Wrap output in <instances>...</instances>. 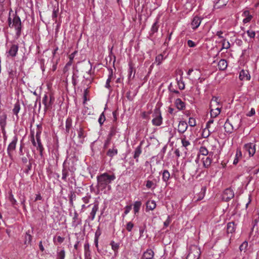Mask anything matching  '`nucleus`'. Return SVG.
Listing matches in <instances>:
<instances>
[{
  "label": "nucleus",
  "instance_id": "052dcab7",
  "mask_svg": "<svg viewBox=\"0 0 259 259\" xmlns=\"http://www.w3.org/2000/svg\"><path fill=\"white\" fill-rule=\"evenodd\" d=\"M77 134H78V138H82L83 137V130L82 128H80L78 131H77Z\"/></svg>",
  "mask_w": 259,
  "mask_h": 259
},
{
  "label": "nucleus",
  "instance_id": "49530a36",
  "mask_svg": "<svg viewBox=\"0 0 259 259\" xmlns=\"http://www.w3.org/2000/svg\"><path fill=\"white\" fill-rule=\"evenodd\" d=\"M177 83L180 90H183L185 89V85L184 82L183 80L182 77H181L180 79L177 80Z\"/></svg>",
  "mask_w": 259,
  "mask_h": 259
},
{
  "label": "nucleus",
  "instance_id": "9d476101",
  "mask_svg": "<svg viewBox=\"0 0 259 259\" xmlns=\"http://www.w3.org/2000/svg\"><path fill=\"white\" fill-rule=\"evenodd\" d=\"M242 16L244 18L242 20L244 24L249 23L253 18L252 14L247 10H244L243 12Z\"/></svg>",
  "mask_w": 259,
  "mask_h": 259
},
{
  "label": "nucleus",
  "instance_id": "6ab92c4d",
  "mask_svg": "<svg viewBox=\"0 0 259 259\" xmlns=\"http://www.w3.org/2000/svg\"><path fill=\"white\" fill-rule=\"evenodd\" d=\"M7 116L5 112L0 111V126H6Z\"/></svg>",
  "mask_w": 259,
  "mask_h": 259
},
{
  "label": "nucleus",
  "instance_id": "7c9ffc66",
  "mask_svg": "<svg viewBox=\"0 0 259 259\" xmlns=\"http://www.w3.org/2000/svg\"><path fill=\"white\" fill-rule=\"evenodd\" d=\"M181 143L182 146L186 149H187V147L190 145V142L187 139L185 135L181 138Z\"/></svg>",
  "mask_w": 259,
  "mask_h": 259
},
{
  "label": "nucleus",
  "instance_id": "393cba45",
  "mask_svg": "<svg viewBox=\"0 0 259 259\" xmlns=\"http://www.w3.org/2000/svg\"><path fill=\"white\" fill-rule=\"evenodd\" d=\"M164 54L165 53L163 52V54H159L156 56L155 59V63H157V65H160L162 63V61L166 58L167 55L164 56Z\"/></svg>",
  "mask_w": 259,
  "mask_h": 259
},
{
  "label": "nucleus",
  "instance_id": "13d9d810",
  "mask_svg": "<svg viewBox=\"0 0 259 259\" xmlns=\"http://www.w3.org/2000/svg\"><path fill=\"white\" fill-rule=\"evenodd\" d=\"M101 234V231L99 227H98L97 231L95 232V238L99 239Z\"/></svg>",
  "mask_w": 259,
  "mask_h": 259
},
{
  "label": "nucleus",
  "instance_id": "f3484780",
  "mask_svg": "<svg viewBox=\"0 0 259 259\" xmlns=\"http://www.w3.org/2000/svg\"><path fill=\"white\" fill-rule=\"evenodd\" d=\"M220 105L219 98L215 96L212 97L210 103V108H215L217 107H220Z\"/></svg>",
  "mask_w": 259,
  "mask_h": 259
},
{
  "label": "nucleus",
  "instance_id": "37998d69",
  "mask_svg": "<svg viewBox=\"0 0 259 259\" xmlns=\"http://www.w3.org/2000/svg\"><path fill=\"white\" fill-rule=\"evenodd\" d=\"M32 236L28 233H26L25 236L24 244L26 245L30 244L32 241Z\"/></svg>",
  "mask_w": 259,
  "mask_h": 259
},
{
  "label": "nucleus",
  "instance_id": "4d7b16f0",
  "mask_svg": "<svg viewBox=\"0 0 259 259\" xmlns=\"http://www.w3.org/2000/svg\"><path fill=\"white\" fill-rule=\"evenodd\" d=\"M124 209L123 217L130 212L132 209V205H127L125 207Z\"/></svg>",
  "mask_w": 259,
  "mask_h": 259
},
{
  "label": "nucleus",
  "instance_id": "2f4dec72",
  "mask_svg": "<svg viewBox=\"0 0 259 259\" xmlns=\"http://www.w3.org/2000/svg\"><path fill=\"white\" fill-rule=\"evenodd\" d=\"M170 178V174L169 171L165 169L162 172V180L164 182H167Z\"/></svg>",
  "mask_w": 259,
  "mask_h": 259
},
{
  "label": "nucleus",
  "instance_id": "ddd939ff",
  "mask_svg": "<svg viewBox=\"0 0 259 259\" xmlns=\"http://www.w3.org/2000/svg\"><path fill=\"white\" fill-rule=\"evenodd\" d=\"M18 51V46L17 45H13L10 47V50L8 51L7 53H8V55L14 57L17 54Z\"/></svg>",
  "mask_w": 259,
  "mask_h": 259
},
{
  "label": "nucleus",
  "instance_id": "c03bdc74",
  "mask_svg": "<svg viewBox=\"0 0 259 259\" xmlns=\"http://www.w3.org/2000/svg\"><path fill=\"white\" fill-rule=\"evenodd\" d=\"M213 132L214 131H211L210 130L203 129L202 133V136L204 138H206L210 136V134Z\"/></svg>",
  "mask_w": 259,
  "mask_h": 259
},
{
  "label": "nucleus",
  "instance_id": "aec40b11",
  "mask_svg": "<svg viewBox=\"0 0 259 259\" xmlns=\"http://www.w3.org/2000/svg\"><path fill=\"white\" fill-rule=\"evenodd\" d=\"M21 106L20 103L19 101H17L14 105V108L12 110L13 113L14 115H15L17 118H18V113L20 110Z\"/></svg>",
  "mask_w": 259,
  "mask_h": 259
},
{
  "label": "nucleus",
  "instance_id": "20e7f679",
  "mask_svg": "<svg viewBox=\"0 0 259 259\" xmlns=\"http://www.w3.org/2000/svg\"><path fill=\"white\" fill-rule=\"evenodd\" d=\"M153 118L152 120V124L155 126H160L162 123V118L161 112L158 108H156L153 115Z\"/></svg>",
  "mask_w": 259,
  "mask_h": 259
},
{
  "label": "nucleus",
  "instance_id": "bf43d9fd",
  "mask_svg": "<svg viewBox=\"0 0 259 259\" xmlns=\"http://www.w3.org/2000/svg\"><path fill=\"white\" fill-rule=\"evenodd\" d=\"M188 46L190 48H194L196 46V44L192 40H188L187 41Z\"/></svg>",
  "mask_w": 259,
  "mask_h": 259
},
{
  "label": "nucleus",
  "instance_id": "4c0bfd02",
  "mask_svg": "<svg viewBox=\"0 0 259 259\" xmlns=\"http://www.w3.org/2000/svg\"><path fill=\"white\" fill-rule=\"evenodd\" d=\"M142 153L141 146H138L135 149L134 152V158H138Z\"/></svg>",
  "mask_w": 259,
  "mask_h": 259
},
{
  "label": "nucleus",
  "instance_id": "603ef678",
  "mask_svg": "<svg viewBox=\"0 0 259 259\" xmlns=\"http://www.w3.org/2000/svg\"><path fill=\"white\" fill-rule=\"evenodd\" d=\"M105 120V117L104 116V113H102L100 115V117L99 118L98 121H99V122L100 125H102Z\"/></svg>",
  "mask_w": 259,
  "mask_h": 259
},
{
  "label": "nucleus",
  "instance_id": "e2e57ef3",
  "mask_svg": "<svg viewBox=\"0 0 259 259\" xmlns=\"http://www.w3.org/2000/svg\"><path fill=\"white\" fill-rule=\"evenodd\" d=\"M255 113V111L254 108H251L250 111H249L247 113H246V115L247 116H252L254 115Z\"/></svg>",
  "mask_w": 259,
  "mask_h": 259
},
{
  "label": "nucleus",
  "instance_id": "864d4df0",
  "mask_svg": "<svg viewBox=\"0 0 259 259\" xmlns=\"http://www.w3.org/2000/svg\"><path fill=\"white\" fill-rule=\"evenodd\" d=\"M248 246V243L246 241L243 242L240 246V250L241 251H245Z\"/></svg>",
  "mask_w": 259,
  "mask_h": 259
},
{
  "label": "nucleus",
  "instance_id": "09e8293b",
  "mask_svg": "<svg viewBox=\"0 0 259 259\" xmlns=\"http://www.w3.org/2000/svg\"><path fill=\"white\" fill-rule=\"evenodd\" d=\"M158 22L156 21L152 26L151 31L152 33H154L158 31Z\"/></svg>",
  "mask_w": 259,
  "mask_h": 259
},
{
  "label": "nucleus",
  "instance_id": "423d86ee",
  "mask_svg": "<svg viewBox=\"0 0 259 259\" xmlns=\"http://www.w3.org/2000/svg\"><path fill=\"white\" fill-rule=\"evenodd\" d=\"M18 141V137L17 136H14L12 141L9 144L7 148V153L11 156V153L16 149V144Z\"/></svg>",
  "mask_w": 259,
  "mask_h": 259
},
{
  "label": "nucleus",
  "instance_id": "6e6552de",
  "mask_svg": "<svg viewBox=\"0 0 259 259\" xmlns=\"http://www.w3.org/2000/svg\"><path fill=\"white\" fill-rule=\"evenodd\" d=\"M75 169L76 168L73 166L69 167L67 169L65 166V162H64L63 163V169L62 170V179L64 181H66L67 178L69 176L68 170H69L71 172H74Z\"/></svg>",
  "mask_w": 259,
  "mask_h": 259
},
{
  "label": "nucleus",
  "instance_id": "c85d7f7f",
  "mask_svg": "<svg viewBox=\"0 0 259 259\" xmlns=\"http://www.w3.org/2000/svg\"><path fill=\"white\" fill-rule=\"evenodd\" d=\"M142 205V202L140 201L135 202L134 204V211L135 214L138 213Z\"/></svg>",
  "mask_w": 259,
  "mask_h": 259
},
{
  "label": "nucleus",
  "instance_id": "c756f323",
  "mask_svg": "<svg viewBox=\"0 0 259 259\" xmlns=\"http://www.w3.org/2000/svg\"><path fill=\"white\" fill-rule=\"evenodd\" d=\"M224 128L228 133H232L233 131V127L230 122L227 120L224 124Z\"/></svg>",
  "mask_w": 259,
  "mask_h": 259
},
{
  "label": "nucleus",
  "instance_id": "c9c22d12",
  "mask_svg": "<svg viewBox=\"0 0 259 259\" xmlns=\"http://www.w3.org/2000/svg\"><path fill=\"white\" fill-rule=\"evenodd\" d=\"M241 156H242V153H241V150L238 149H237L236 154H235V158L233 161V164H237L239 161V158L241 157Z\"/></svg>",
  "mask_w": 259,
  "mask_h": 259
},
{
  "label": "nucleus",
  "instance_id": "f8f14e48",
  "mask_svg": "<svg viewBox=\"0 0 259 259\" xmlns=\"http://www.w3.org/2000/svg\"><path fill=\"white\" fill-rule=\"evenodd\" d=\"M239 79L241 80H249L250 79V75L247 70H242L240 72Z\"/></svg>",
  "mask_w": 259,
  "mask_h": 259
},
{
  "label": "nucleus",
  "instance_id": "bb28decb",
  "mask_svg": "<svg viewBox=\"0 0 259 259\" xmlns=\"http://www.w3.org/2000/svg\"><path fill=\"white\" fill-rule=\"evenodd\" d=\"M42 103L45 105L46 109H49L51 107L52 103L51 102H49L48 97L47 95H45L42 98Z\"/></svg>",
  "mask_w": 259,
  "mask_h": 259
},
{
  "label": "nucleus",
  "instance_id": "b1692460",
  "mask_svg": "<svg viewBox=\"0 0 259 259\" xmlns=\"http://www.w3.org/2000/svg\"><path fill=\"white\" fill-rule=\"evenodd\" d=\"M235 230V225L234 222H229L227 225V233H233Z\"/></svg>",
  "mask_w": 259,
  "mask_h": 259
},
{
  "label": "nucleus",
  "instance_id": "de8ad7c7",
  "mask_svg": "<svg viewBox=\"0 0 259 259\" xmlns=\"http://www.w3.org/2000/svg\"><path fill=\"white\" fill-rule=\"evenodd\" d=\"M246 33L248 37H249L250 38H254L255 36V31L250 29L246 31Z\"/></svg>",
  "mask_w": 259,
  "mask_h": 259
},
{
  "label": "nucleus",
  "instance_id": "f257e3e1",
  "mask_svg": "<svg viewBox=\"0 0 259 259\" xmlns=\"http://www.w3.org/2000/svg\"><path fill=\"white\" fill-rule=\"evenodd\" d=\"M116 179L114 174L109 175L104 172L97 177V188L99 190L103 191L106 189L108 190L111 189L110 184Z\"/></svg>",
  "mask_w": 259,
  "mask_h": 259
},
{
  "label": "nucleus",
  "instance_id": "39448f33",
  "mask_svg": "<svg viewBox=\"0 0 259 259\" xmlns=\"http://www.w3.org/2000/svg\"><path fill=\"white\" fill-rule=\"evenodd\" d=\"M244 149L248 153L249 156H252L255 152V146L253 143H249L244 146Z\"/></svg>",
  "mask_w": 259,
  "mask_h": 259
},
{
  "label": "nucleus",
  "instance_id": "69168bd1",
  "mask_svg": "<svg viewBox=\"0 0 259 259\" xmlns=\"http://www.w3.org/2000/svg\"><path fill=\"white\" fill-rule=\"evenodd\" d=\"M133 71V67L131 64H129V77H130Z\"/></svg>",
  "mask_w": 259,
  "mask_h": 259
},
{
  "label": "nucleus",
  "instance_id": "9b49d317",
  "mask_svg": "<svg viewBox=\"0 0 259 259\" xmlns=\"http://www.w3.org/2000/svg\"><path fill=\"white\" fill-rule=\"evenodd\" d=\"M211 155L212 156V153L210 152L208 156L201 158V160L203 162V166L205 168L209 167L211 165L212 162V159L210 157Z\"/></svg>",
  "mask_w": 259,
  "mask_h": 259
},
{
  "label": "nucleus",
  "instance_id": "72a5a7b5",
  "mask_svg": "<svg viewBox=\"0 0 259 259\" xmlns=\"http://www.w3.org/2000/svg\"><path fill=\"white\" fill-rule=\"evenodd\" d=\"M209 153L205 147L201 146L200 147L199 150V156H200V155H202L203 156H207V155H209Z\"/></svg>",
  "mask_w": 259,
  "mask_h": 259
},
{
  "label": "nucleus",
  "instance_id": "0e129e2a",
  "mask_svg": "<svg viewBox=\"0 0 259 259\" xmlns=\"http://www.w3.org/2000/svg\"><path fill=\"white\" fill-rule=\"evenodd\" d=\"M206 190V187L204 186V187H202V188H201L202 197L201 198H198L197 200H201L203 198V197L204 196V194L205 193Z\"/></svg>",
  "mask_w": 259,
  "mask_h": 259
},
{
  "label": "nucleus",
  "instance_id": "a19ab883",
  "mask_svg": "<svg viewBox=\"0 0 259 259\" xmlns=\"http://www.w3.org/2000/svg\"><path fill=\"white\" fill-rule=\"evenodd\" d=\"M221 41L222 43V49H228L230 47V44L229 41L227 40L225 38H223V40H221Z\"/></svg>",
  "mask_w": 259,
  "mask_h": 259
},
{
  "label": "nucleus",
  "instance_id": "8fccbe9b",
  "mask_svg": "<svg viewBox=\"0 0 259 259\" xmlns=\"http://www.w3.org/2000/svg\"><path fill=\"white\" fill-rule=\"evenodd\" d=\"M189 125L190 126L194 127L196 125V121L195 118L193 117H190L188 121Z\"/></svg>",
  "mask_w": 259,
  "mask_h": 259
},
{
  "label": "nucleus",
  "instance_id": "a18cd8bd",
  "mask_svg": "<svg viewBox=\"0 0 259 259\" xmlns=\"http://www.w3.org/2000/svg\"><path fill=\"white\" fill-rule=\"evenodd\" d=\"M194 75L195 76L192 78V80H196L197 79H200L201 76V73L199 69H196L194 72Z\"/></svg>",
  "mask_w": 259,
  "mask_h": 259
},
{
  "label": "nucleus",
  "instance_id": "4468645a",
  "mask_svg": "<svg viewBox=\"0 0 259 259\" xmlns=\"http://www.w3.org/2000/svg\"><path fill=\"white\" fill-rule=\"evenodd\" d=\"M188 128V124L185 121H181L178 125V132L179 133H184Z\"/></svg>",
  "mask_w": 259,
  "mask_h": 259
},
{
  "label": "nucleus",
  "instance_id": "473e14b6",
  "mask_svg": "<svg viewBox=\"0 0 259 259\" xmlns=\"http://www.w3.org/2000/svg\"><path fill=\"white\" fill-rule=\"evenodd\" d=\"M84 256H85V258L90 257V245L88 243H86L84 244Z\"/></svg>",
  "mask_w": 259,
  "mask_h": 259
},
{
  "label": "nucleus",
  "instance_id": "3c124183",
  "mask_svg": "<svg viewBox=\"0 0 259 259\" xmlns=\"http://www.w3.org/2000/svg\"><path fill=\"white\" fill-rule=\"evenodd\" d=\"M64 240V238L60 236L54 237V241H57L59 243H62Z\"/></svg>",
  "mask_w": 259,
  "mask_h": 259
},
{
  "label": "nucleus",
  "instance_id": "a211bd4d",
  "mask_svg": "<svg viewBox=\"0 0 259 259\" xmlns=\"http://www.w3.org/2000/svg\"><path fill=\"white\" fill-rule=\"evenodd\" d=\"M153 256V251L151 249H148L143 253L142 257L143 259H152Z\"/></svg>",
  "mask_w": 259,
  "mask_h": 259
},
{
  "label": "nucleus",
  "instance_id": "f704fd0d",
  "mask_svg": "<svg viewBox=\"0 0 259 259\" xmlns=\"http://www.w3.org/2000/svg\"><path fill=\"white\" fill-rule=\"evenodd\" d=\"M117 149L114 147L108 150L107 155L110 157H113L117 154Z\"/></svg>",
  "mask_w": 259,
  "mask_h": 259
},
{
  "label": "nucleus",
  "instance_id": "cd10ccee",
  "mask_svg": "<svg viewBox=\"0 0 259 259\" xmlns=\"http://www.w3.org/2000/svg\"><path fill=\"white\" fill-rule=\"evenodd\" d=\"M218 65L220 70H224L227 67V62L224 59H222L219 62Z\"/></svg>",
  "mask_w": 259,
  "mask_h": 259
},
{
  "label": "nucleus",
  "instance_id": "f03ea898",
  "mask_svg": "<svg viewBox=\"0 0 259 259\" xmlns=\"http://www.w3.org/2000/svg\"><path fill=\"white\" fill-rule=\"evenodd\" d=\"M8 24L10 28L15 29L16 35L17 37H19L21 32V21L19 17L16 14L11 16L10 13L8 18Z\"/></svg>",
  "mask_w": 259,
  "mask_h": 259
},
{
  "label": "nucleus",
  "instance_id": "338daca9",
  "mask_svg": "<svg viewBox=\"0 0 259 259\" xmlns=\"http://www.w3.org/2000/svg\"><path fill=\"white\" fill-rule=\"evenodd\" d=\"M1 127L2 131V133L3 134V135L5 136V135H6V132L5 130L6 126H1Z\"/></svg>",
  "mask_w": 259,
  "mask_h": 259
},
{
  "label": "nucleus",
  "instance_id": "5701e85b",
  "mask_svg": "<svg viewBox=\"0 0 259 259\" xmlns=\"http://www.w3.org/2000/svg\"><path fill=\"white\" fill-rule=\"evenodd\" d=\"M113 78V72L112 69L109 70V74L108 75V77L106 80V84H105V88L108 89H110L111 88L110 83L111 81V80Z\"/></svg>",
  "mask_w": 259,
  "mask_h": 259
},
{
  "label": "nucleus",
  "instance_id": "774afa93",
  "mask_svg": "<svg viewBox=\"0 0 259 259\" xmlns=\"http://www.w3.org/2000/svg\"><path fill=\"white\" fill-rule=\"evenodd\" d=\"M39 247L41 251H43L44 250V247L42 245V241H40L39 243Z\"/></svg>",
  "mask_w": 259,
  "mask_h": 259
},
{
  "label": "nucleus",
  "instance_id": "6e6d98bb",
  "mask_svg": "<svg viewBox=\"0 0 259 259\" xmlns=\"http://www.w3.org/2000/svg\"><path fill=\"white\" fill-rule=\"evenodd\" d=\"M134 227V224L132 222H128L126 226V229L128 232H131Z\"/></svg>",
  "mask_w": 259,
  "mask_h": 259
},
{
  "label": "nucleus",
  "instance_id": "2eb2a0df",
  "mask_svg": "<svg viewBox=\"0 0 259 259\" xmlns=\"http://www.w3.org/2000/svg\"><path fill=\"white\" fill-rule=\"evenodd\" d=\"M201 22V19L198 16H195L193 18L192 21L191 22L192 28L193 29H195L197 28L199 26Z\"/></svg>",
  "mask_w": 259,
  "mask_h": 259
},
{
  "label": "nucleus",
  "instance_id": "5fc2aeb1",
  "mask_svg": "<svg viewBox=\"0 0 259 259\" xmlns=\"http://www.w3.org/2000/svg\"><path fill=\"white\" fill-rule=\"evenodd\" d=\"M9 199L12 204L14 205L16 203L17 201L14 198L13 195H12L11 193L9 195Z\"/></svg>",
  "mask_w": 259,
  "mask_h": 259
},
{
  "label": "nucleus",
  "instance_id": "79ce46f5",
  "mask_svg": "<svg viewBox=\"0 0 259 259\" xmlns=\"http://www.w3.org/2000/svg\"><path fill=\"white\" fill-rule=\"evenodd\" d=\"M146 187L148 189H154L156 187V184L152 181L148 180L146 182Z\"/></svg>",
  "mask_w": 259,
  "mask_h": 259
},
{
  "label": "nucleus",
  "instance_id": "0eeeda50",
  "mask_svg": "<svg viewBox=\"0 0 259 259\" xmlns=\"http://www.w3.org/2000/svg\"><path fill=\"white\" fill-rule=\"evenodd\" d=\"M234 196L233 191L230 188L226 189L223 192V199L226 201H228L233 198Z\"/></svg>",
  "mask_w": 259,
  "mask_h": 259
},
{
  "label": "nucleus",
  "instance_id": "680f3d73",
  "mask_svg": "<svg viewBox=\"0 0 259 259\" xmlns=\"http://www.w3.org/2000/svg\"><path fill=\"white\" fill-rule=\"evenodd\" d=\"M216 35L219 38L223 40V38H225L223 36V32L222 31H218L216 33Z\"/></svg>",
  "mask_w": 259,
  "mask_h": 259
},
{
  "label": "nucleus",
  "instance_id": "1a4fd4ad",
  "mask_svg": "<svg viewBox=\"0 0 259 259\" xmlns=\"http://www.w3.org/2000/svg\"><path fill=\"white\" fill-rule=\"evenodd\" d=\"M36 140L37 142L36 149L39 151V154L41 156H42V152L44 150V147L41 144L40 141V132H36Z\"/></svg>",
  "mask_w": 259,
  "mask_h": 259
},
{
  "label": "nucleus",
  "instance_id": "4be33fe9",
  "mask_svg": "<svg viewBox=\"0 0 259 259\" xmlns=\"http://www.w3.org/2000/svg\"><path fill=\"white\" fill-rule=\"evenodd\" d=\"M175 104L176 106L179 110H183L185 107V105L184 102L181 99L178 98L175 100Z\"/></svg>",
  "mask_w": 259,
  "mask_h": 259
},
{
  "label": "nucleus",
  "instance_id": "ea45409f",
  "mask_svg": "<svg viewBox=\"0 0 259 259\" xmlns=\"http://www.w3.org/2000/svg\"><path fill=\"white\" fill-rule=\"evenodd\" d=\"M72 125V119L70 118H67L65 123L66 131L69 133V130Z\"/></svg>",
  "mask_w": 259,
  "mask_h": 259
},
{
  "label": "nucleus",
  "instance_id": "a878e982",
  "mask_svg": "<svg viewBox=\"0 0 259 259\" xmlns=\"http://www.w3.org/2000/svg\"><path fill=\"white\" fill-rule=\"evenodd\" d=\"M156 206V202L154 200H148L146 203L147 209L152 210L155 208Z\"/></svg>",
  "mask_w": 259,
  "mask_h": 259
},
{
  "label": "nucleus",
  "instance_id": "e433bc0d",
  "mask_svg": "<svg viewBox=\"0 0 259 259\" xmlns=\"http://www.w3.org/2000/svg\"><path fill=\"white\" fill-rule=\"evenodd\" d=\"M65 256V252L64 249H62L57 251L56 259H64Z\"/></svg>",
  "mask_w": 259,
  "mask_h": 259
},
{
  "label": "nucleus",
  "instance_id": "dca6fc26",
  "mask_svg": "<svg viewBox=\"0 0 259 259\" xmlns=\"http://www.w3.org/2000/svg\"><path fill=\"white\" fill-rule=\"evenodd\" d=\"M222 107H217L215 108H210V114L211 118L217 117L221 113Z\"/></svg>",
  "mask_w": 259,
  "mask_h": 259
},
{
  "label": "nucleus",
  "instance_id": "7ed1b4c3",
  "mask_svg": "<svg viewBox=\"0 0 259 259\" xmlns=\"http://www.w3.org/2000/svg\"><path fill=\"white\" fill-rule=\"evenodd\" d=\"M200 255V248L196 245H191L188 249L186 259H198Z\"/></svg>",
  "mask_w": 259,
  "mask_h": 259
},
{
  "label": "nucleus",
  "instance_id": "58836bf2",
  "mask_svg": "<svg viewBox=\"0 0 259 259\" xmlns=\"http://www.w3.org/2000/svg\"><path fill=\"white\" fill-rule=\"evenodd\" d=\"M112 250L114 251V255L116 256L117 254V251L119 248V245L117 243H115L114 241H112L110 243Z\"/></svg>",
  "mask_w": 259,
  "mask_h": 259
},
{
  "label": "nucleus",
  "instance_id": "412c9836",
  "mask_svg": "<svg viewBox=\"0 0 259 259\" xmlns=\"http://www.w3.org/2000/svg\"><path fill=\"white\" fill-rule=\"evenodd\" d=\"M98 208L99 207L98 204H94L89 215V218L91 221H93L94 220L96 212L98 211Z\"/></svg>",
  "mask_w": 259,
  "mask_h": 259
}]
</instances>
